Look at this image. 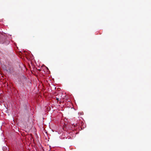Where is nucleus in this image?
Listing matches in <instances>:
<instances>
[{
  "instance_id": "obj_1",
  "label": "nucleus",
  "mask_w": 151,
  "mask_h": 151,
  "mask_svg": "<svg viewBox=\"0 0 151 151\" xmlns=\"http://www.w3.org/2000/svg\"><path fill=\"white\" fill-rule=\"evenodd\" d=\"M3 68L6 72L10 73H12L13 71V67H3Z\"/></svg>"
},
{
  "instance_id": "obj_2",
  "label": "nucleus",
  "mask_w": 151,
  "mask_h": 151,
  "mask_svg": "<svg viewBox=\"0 0 151 151\" xmlns=\"http://www.w3.org/2000/svg\"><path fill=\"white\" fill-rule=\"evenodd\" d=\"M56 100L58 101H59V99L58 98H56Z\"/></svg>"
},
{
  "instance_id": "obj_3",
  "label": "nucleus",
  "mask_w": 151,
  "mask_h": 151,
  "mask_svg": "<svg viewBox=\"0 0 151 151\" xmlns=\"http://www.w3.org/2000/svg\"><path fill=\"white\" fill-rule=\"evenodd\" d=\"M42 66H45L44 65H43Z\"/></svg>"
},
{
  "instance_id": "obj_4",
  "label": "nucleus",
  "mask_w": 151,
  "mask_h": 151,
  "mask_svg": "<svg viewBox=\"0 0 151 151\" xmlns=\"http://www.w3.org/2000/svg\"><path fill=\"white\" fill-rule=\"evenodd\" d=\"M47 69H48L47 68V67H45Z\"/></svg>"
}]
</instances>
